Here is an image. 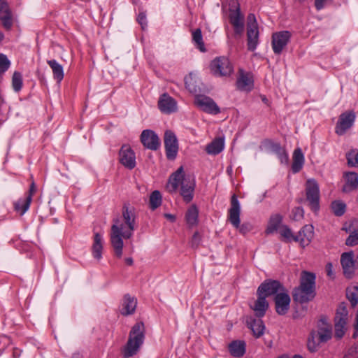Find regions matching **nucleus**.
<instances>
[{"instance_id": "19", "label": "nucleus", "mask_w": 358, "mask_h": 358, "mask_svg": "<svg viewBox=\"0 0 358 358\" xmlns=\"http://www.w3.org/2000/svg\"><path fill=\"white\" fill-rule=\"evenodd\" d=\"M158 107L160 111L165 114L176 112L177 102L167 93L162 94L158 100Z\"/></svg>"}, {"instance_id": "9", "label": "nucleus", "mask_w": 358, "mask_h": 358, "mask_svg": "<svg viewBox=\"0 0 358 358\" xmlns=\"http://www.w3.org/2000/svg\"><path fill=\"white\" fill-rule=\"evenodd\" d=\"M210 68L212 73L215 76H228L233 72V66L228 58L219 57L213 59Z\"/></svg>"}, {"instance_id": "45", "label": "nucleus", "mask_w": 358, "mask_h": 358, "mask_svg": "<svg viewBox=\"0 0 358 358\" xmlns=\"http://www.w3.org/2000/svg\"><path fill=\"white\" fill-rule=\"evenodd\" d=\"M25 205L26 199H19L16 203H15V210L22 215L29 208V206H28L27 208H25Z\"/></svg>"}, {"instance_id": "30", "label": "nucleus", "mask_w": 358, "mask_h": 358, "mask_svg": "<svg viewBox=\"0 0 358 358\" xmlns=\"http://www.w3.org/2000/svg\"><path fill=\"white\" fill-rule=\"evenodd\" d=\"M47 64L52 69L54 79L56 80L57 83H60L64 76L63 66L55 59L47 60Z\"/></svg>"}, {"instance_id": "32", "label": "nucleus", "mask_w": 358, "mask_h": 358, "mask_svg": "<svg viewBox=\"0 0 358 358\" xmlns=\"http://www.w3.org/2000/svg\"><path fill=\"white\" fill-rule=\"evenodd\" d=\"M224 147V139L221 138H217L213 140L210 143H209L206 148V150L208 154L216 155L221 152Z\"/></svg>"}, {"instance_id": "47", "label": "nucleus", "mask_w": 358, "mask_h": 358, "mask_svg": "<svg viewBox=\"0 0 358 358\" xmlns=\"http://www.w3.org/2000/svg\"><path fill=\"white\" fill-rule=\"evenodd\" d=\"M36 192V186L34 180L31 182L29 191L26 196V205L25 208H27L28 206H30L31 202L32 201L33 195Z\"/></svg>"}, {"instance_id": "20", "label": "nucleus", "mask_w": 358, "mask_h": 358, "mask_svg": "<svg viewBox=\"0 0 358 358\" xmlns=\"http://www.w3.org/2000/svg\"><path fill=\"white\" fill-rule=\"evenodd\" d=\"M341 263L345 276L348 278H352L355 268L357 267L355 260H354L353 252L343 253L341 257Z\"/></svg>"}, {"instance_id": "53", "label": "nucleus", "mask_w": 358, "mask_h": 358, "mask_svg": "<svg viewBox=\"0 0 358 358\" xmlns=\"http://www.w3.org/2000/svg\"><path fill=\"white\" fill-rule=\"evenodd\" d=\"M326 271L327 274L329 277L333 278H334V273H333V265L331 263L329 262L326 265Z\"/></svg>"}, {"instance_id": "39", "label": "nucleus", "mask_w": 358, "mask_h": 358, "mask_svg": "<svg viewBox=\"0 0 358 358\" xmlns=\"http://www.w3.org/2000/svg\"><path fill=\"white\" fill-rule=\"evenodd\" d=\"M192 41L196 44V47L201 51L205 52L206 48L204 47V43L203 41V37L201 30L196 29L192 32Z\"/></svg>"}, {"instance_id": "37", "label": "nucleus", "mask_w": 358, "mask_h": 358, "mask_svg": "<svg viewBox=\"0 0 358 358\" xmlns=\"http://www.w3.org/2000/svg\"><path fill=\"white\" fill-rule=\"evenodd\" d=\"M162 202V194H161L160 192L158 190L153 191L150 196V199H149L150 208L154 210L161 206Z\"/></svg>"}, {"instance_id": "36", "label": "nucleus", "mask_w": 358, "mask_h": 358, "mask_svg": "<svg viewBox=\"0 0 358 358\" xmlns=\"http://www.w3.org/2000/svg\"><path fill=\"white\" fill-rule=\"evenodd\" d=\"M199 211L196 206L192 205L186 213V220L189 225L194 226L198 222Z\"/></svg>"}, {"instance_id": "56", "label": "nucleus", "mask_w": 358, "mask_h": 358, "mask_svg": "<svg viewBox=\"0 0 358 358\" xmlns=\"http://www.w3.org/2000/svg\"><path fill=\"white\" fill-rule=\"evenodd\" d=\"M164 217L169 220L171 222H173L175 220H176V217L175 215H172V214H169V213H166L164 214Z\"/></svg>"}, {"instance_id": "12", "label": "nucleus", "mask_w": 358, "mask_h": 358, "mask_svg": "<svg viewBox=\"0 0 358 358\" xmlns=\"http://www.w3.org/2000/svg\"><path fill=\"white\" fill-rule=\"evenodd\" d=\"M284 290L285 287L279 281L275 280H266L259 286L257 294L263 295L266 298L271 295H276Z\"/></svg>"}, {"instance_id": "15", "label": "nucleus", "mask_w": 358, "mask_h": 358, "mask_svg": "<svg viewBox=\"0 0 358 358\" xmlns=\"http://www.w3.org/2000/svg\"><path fill=\"white\" fill-rule=\"evenodd\" d=\"M291 37L288 31H282L274 33L272 36V48L275 54L280 55L284 48L287 45Z\"/></svg>"}, {"instance_id": "60", "label": "nucleus", "mask_w": 358, "mask_h": 358, "mask_svg": "<svg viewBox=\"0 0 358 358\" xmlns=\"http://www.w3.org/2000/svg\"><path fill=\"white\" fill-rule=\"evenodd\" d=\"M355 264H356L357 267L358 268V255L357 256V257L355 259Z\"/></svg>"}, {"instance_id": "61", "label": "nucleus", "mask_w": 358, "mask_h": 358, "mask_svg": "<svg viewBox=\"0 0 358 358\" xmlns=\"http://www.w3.org/2000/svg\"><path fill=\"white\" fill-rule=\"evenodd\" d=\"M293 358H303L301 355H295Z\"/></svg>"}, {"instance_id": "44", "label": "nucleus", "mask_w": 358, "mask_h": 358, "mask_svg": "<svg viewBox=\"0 0 358 358\" xmlns=\"http://www.w3.org/2000/svg\"><path fill=\"white\" fill-rule=\"evenodd\" d=\"M12 86L15 92L21 90L22 87V76L18 71H15L12 78Z\"/></svg>"}, {"instance_id": "48", "label": "nucleus", "mask_w": 358, "mask_h": 358, "mask_svg": "<svg viewBox=\"0 0 358 358\" xmlns=\"http://www.w3.org/2000/svg\"><path fill=\"white\" fill-rule=\"evenodd\" d=\"M345 244L348 246H354L358 244V229L354 230L347 238Z\"/></svg>"}, {"instance_id": "27", "label": "nucleus", "mask_w": 358, "mask_h": 358, "mask_svg": "<svg viewBox=\"0 0 358 358\" xmlns=\"http://www.w3.org/2000/svg\"><path fill=\"white\" fill-rule=\"evenodd\" d=\"M247 325L256 338H259L264 334L265 326L261 318L255 319L250 317L247 320Z\"/></svg>"}, {"instance_id": "10", "label": "nucleus", "mask_w": 358, "mask_h": 358, "mask_svg": "<svg viewBox=\"0 0 358 358\" xmlns=\"http://www.w3.org/2000/svg\"><path fill=\"white\" fill-rule=\"evenodd\" d=\"M355 118V113L352 110L345 111L341 113L336 123L335 132L339 136L345 134V132L352 127Z\"/></svg>"}, {"instance_id": "50", "label": "nucleus", "mask_w": 358, "mask_h": 358, "mask_svg": "<svg viewBox=\"0 0 358 358\" xmlns=\"http://www.w3.org/2000/svg\"><path fill=\"white\" fill-rule=\"evenodd\" d=\"M10 66V62L7 57L0 54V73H4Z\"/></svg>"}, {"instance_id": "25", "label": "nucleus", "mask_w": 358, "mask_h": 358, "mask_svg": "<svg viewBox=\"0 0 358 358\" xmlns=\"http://www.w3.org/2000/svg\"><path fill=\"white\" fill-rule=\"evenodd\" d=\"M344 177L345 183L342 189L343 192L348 193L358 189V174L357 173H345Z\"/></svg>"}, {"instance_id": "42", "label": "nucleus", "mask_w": 358, "mask_h": 358, "mask_svg": "<svg viewBox=\"0 0 358 358\" xmlns=\"http://www.w3.org/2000/svg\"><path fill=\"white\" fill-rule=\"evenodd\" d=\"M348 165L350 167H358V150L352 149L346 154Z\"/></svg>"}, {"instance_id": "29", "label": "nucleus", "mask_w": 358, "mask_h": 358, "mask_svg": "<svg viewBox=\"0 0 358 358\" xmlns=\"http://www.w3.org/2000/svg\"><path fill=\"white\" fill-rule=\"evenodd\" d=\"M229 350L233 357H241L245 353V342L241 340L234 341L229 345Z\"/></svg>"}, {"instance_id": "35", "label": "nucleus", "mask_w": 358, "mask_h": 358, "mask_svg": "<svg viewBox=\"0 0 358 358\" xmlns=\"http://www.w3.org/2000/svg\"><path fill=\"white\" fill-rule=\"evenodd\" d=\"M197 83L196 78L192 73H189L185 78V87L191 93H196L200 91Z\"/></svg>"}, {"instance_id": "55", "label": "nucleus", "mask_w": 358, "mask_h": 358, "mask_svg": "<svg viewBox=\"0 0 358 358\" xmlns=\"http://www.w3.org/2000/svg\"><path fill=\"white\" fill-rule=\"evenodd\" d=\"M21 355V350L17 348H14L13 351V358H18L20 357Z\"/></svg>"}, {"instance_id": "40", "label": "nucleus", "mask_w": 358, "mask_h": 358, "mask_svg": "<svg viewBox=\"0 0 358 358\" xmlns=\"http://www.w3.org/2000/svg\"><path fill=\"white\" fill-rule=\"evenodd\" d=\"M357 292L358 285H355L352 287L347 289L346 296L352 307L356 306L358 303Z\"/></svg>"}, {"instance_id": "2", "label": "nucleus", "mask_w": 358, "mask_h": 358, "mask_svg": "<svg viewBox=\"0 0 358 358\" xmlns=\"http://www.w3.org/2000/svg\"><path fill=\"white\" fill-rule=\"evenodd\" d=\"M180 185V194L186 203L190 202L193 199V193L195 187L194 179L190 176H185L183 168L180 166L169 177L166 185L167 190L176 192Z\"/></svg>"}, {"instance_id": "62", "label": "nucleus", "mask_w": 358, "mask_h": 358, "mask_svg": "<svg viewBox=\"0 0 358 358\" xmlns=\"http://www.w3.org/2000/svg\"><path fill=\"white\" fill-rule=\"evenodd\" d=\"M278 358H289V357H288L287 355H282V356H280V357H279Z\"/></svg>"}, {"instance_id": "7", "label": "nucleus", "mask_w": 358, "mask_h": 358, "mask_svg": "<svg viewBox=\"0 0 358 358\" xmlns=\"http://www.w3.org/2000/svg\"><path fill=\"white\" fill-rule=\"evenodd\" d=\"M348 320V311L346 304L341 303L339 304L334 317V336L336 339H341L343 337L347 330Z\"/></svg>"}, {"instance_id": "5", "label": "nucleus", "mask_w": 358, "mask_h": 358, "mask_svg": "<svg viewBox=\"0 0 358 358\" xmlns=\"http://www.w3.org/2000/svg\"><path fill=\"white\" fill-rule=\"evenodd\" d=\"M241 206L236 194L231 198V206L229 209L228 220L236 228L238 229L242 234H246L252 229V225L248 223H243L241 225Z\"/></svg>"}, {"instance_id": "41", "label": "nucleus", "mask_w": 358, "mask_h": 358, "mask_svg": "<svg viewBox=\"0 0 358 358\" xmlns=\"http://www.w3.org/2000/svg\"><path fill=\"white\" fill-rule=\"evenodd\" d=\"M320 343L318 338L316 337L315 331H312L308 339V349L310 352H315L317 350Z\"/></svg>"}, {"instance_id": "58", "label": "nucleus", "mask_w": 358, "mask_h": 358, "mask_svg": "<svg viewBox=\"0 0 358 358\" xmlns=\"http://www.w3.org/2000/svg\"><path fill=\"white\" fill-rule=\"evenodd\" d=\"M357 336H358V331H357V330L355 329V331L354 332V334H353V335H352V337H353L354 338H357Z\"/></svg>"}, {"instance_id": "59", "label": "nucleus", "mask_w": 358, "mask_h": 358, "mask_svg": "<svg viewBox=\"0 0 358 358\" xmlns=\"http://www.w3.org/2000/svg\"><path fill=\"white\" fill-rule=\"evenodd\" d=\"M3 38V34L2 32L0 31V41H1Z\"/></svg>"}, {"instance_id": "38", "label": "nucleus", "mask_w": 358, "mask_h": 358, "mask_svg": "<svg viewBox=\"0 0 358 358\" xmlns=\"http://www.w3.org/2000/svg\"><path fill=\"white\" fill-rule=\"evenodd\" d=\"M331 208L333 213L336 216L339 217V216H342L345 213V209H346V205L345 204L344 202L339 201V200H336L331 203Z\"/></svg>"}, {"instance_id": "54", "label": "nucleus", "mask_w": 358, "mask_h": 358, "mask_svg": "<svg viewBox=\"0 0 358 358\" xmlns=\"http://www.w3.org/2000/svg\"><path fill=\"white\" fill-rule=\"evenodd\" d=\"M325 1L326 0H315V6L317 10H320L324 8Z\"/></svg>"}, {"instance_id": "34", "label": "nucleus", "mask_w": 358, "mask_h": 358, "mask_svg": "<svg viewBox=\"0 0 358 358\" xmlns=\"http://www.w3.org/2000/svg\"><path fill=\"white\" fill-rule=\"evenodd\" d=\"M103 250V238L99 233H95L92 245V254L95 259L99 260L101 258Z\"/></svg>"}, {"instance_id": "28", "label": "nucleus", "mask_w": 358, "mask_h": 358, "mask_svg": "<svg viewBox=\"0 0 358 358\" xmlns=\"http://www.w3.org/2000/svg\"><path fill=\"white\" fill-rule=\"evenodd\" d=\"M137 305L136 298L131 296L129 294H125L122 301V308L121 313L124 315H131L134 313Z\"/></svg>"}, {"instance_id": "51", "label": "nucleus", "mask_w": 358, "mask_h": 358, "mask_svg": "<svg viewBox=\"0 0 358 358\" xmlns=\"http://www.w3.org/2000/svg\"><path fill=\"white\" fill-rule=\"evenodd\" d=\"M137 21L141 24L142 29H145L147 27L146 15L145 12H140L138 17Z\"/></svg>"}, {"instance_id": "14", "label": "nucleus", "mask_w": 358, "mask_h": 358, "mask_svg": "<svg viewBox=\"0 0 358 358\" xmlns=\"http://www.w3.org/2000/svg\"><path fill=\"white\" fill-rule=\"evenodd\" d=\"M164 146L166 157L173 160L176 158L178 151V140L174 133L168 130L164 134Z\"/></svg>"}, {"instance_id": "22", "label": "nucleus", "mask_w": 358, "mask_h": 358, "mask_svg": "<svg viewBox=\"0 0 358 358\" xmlns=\"http://www.w3.org/2000/svg\"><path fill=\"white\" fill-rule=\"evenodd\" d=\"M0 20L3 26L9 29L12 27V15L8 3L5 0H0Z\"/></svg>"}, {"instance_id": "13", "label": "nucleus", "mask_w": 358, "mask_h": 358, "mask_svg": "<svg viewBox=\"0 0 358 358\" xmlns=\"http://www.w3.org/2000/svg\"><path fill=\"white\" fill-rule=\"evenodd\" d=\"M195 104L203 111L213 115L220 113V108L216 103L209 96L197 95L195 97Z\"/></svg>"}, {"instance_id": "31", "label": "nucleus", "mask_w": 358, "mask_h": 358, "mask_svg": "<svg viewBox=\"0 0 358 358\" xmlns=\"http://www.w3.org/2000/svg\"><path fill=\"white\" fill-rule=\"evenodd\" d=\"M268 145L270 151L278 155L281 163H287L288 162V155L280 143L268 141Z\"/></svg>"}, {"instance_id": "3", "label": "nucleus", "mask_w": 358, "mask_h": 358, "mask_svg": "<svg viewBox=\"0 0 358 358\" xmlns=\"http://www.w3.org/2000/svg\"><path fill=\"white\" fill-rule=\"evenodd\" d=\"M315 295V275L311 272L302 271L300 285L293 290L294 301L299 303H308L312 301Z\"/></svg>"}, {"instance_id": "18", "label": "nucleus", "mask_w": 358, "mask_h": 358, "mask_svg": "<svg viewBox=\"0 0 358 358\" xmlns=\"http://www.w3.org/2000/svg\"><path fill=\"white\" fill-rule=\"evenodd\" d=\"M120 162L129 169H133L136 166L135 153L128 145H123L120 150Z\"/></svg>"}, {"instance_id": "8", "label": "nucleus", "mask_w": 358, "mask_h": 358, "mask_svg": "<svg viewBox=\"0 0 358 358\" xmlns=\"http://www.w3.org/2000/svg\"><path fill=\"white\" fill-rule=\"evenodd\" d=\"M259 28L255 15L249 14L248 16L247 24V41L248 49L250 51H254L259 43Z\"/></svg>"}, {"instance_id": "23", "label": "nucleus", "mask_w": 358, "mask_h": 358, "mask_svg": "<svg viewBox=\"0 0 358 358\" xmlns=\"http://www.w3.org/2000/svg\"><path fill=\"white\" fill-rule=\"evenodd\" d=\"M229 21L237 34H241L244 29L243 16L241 14L239 8L233 10L229 14Z\"/></svg>"}, {"instance_id": "4", "label": "nucleus", "mask_w": 358, "mask_h": 358, "mask_svg": "<svg viewBox=\"0 0 358 358\" xmlns=\"http://www.w3.org/2000/svg\"><path fill=\"white\" fill-rule=\"evenodd\" d=\"M145 329L143 322H136L129 334L128 341L122 349L124 358H129L136 355L139 351L145 340Z\"/></svg>"}, {"instance_id": "1", "label": "nucleus", "mask_w": 358, "mask_h": 358, "mask_svg": "<svg viewBox=\"0 0 358 358\" xmlns=\"http://www.w3.org/2000/svg\"><path fill=\"white\" fill-rule=\"evenodd\" d=\"M122 214L124 224L121 223L119 219L113 220L110 236L115 255L118 258L122 255L124 245L122 238H130L136 229V215L134 208H129L124 204L122 207Z\"/></svg>"}, {"instance_id": "17", "label": "nucleus", "mask_w": 358, "mask_h": 358, "mask_svg": "<svg viewBox=\"0 0 358 358\" xmlns=\"http://www.w3.org/2000/svg\"><path fill=\"white\" fill-rule=\"evenodd\" d=\"M141 141L145 148L151 150H157L160 146L158 136L150 129H145L142 131Z\"/></svg>"}, {"instance_id": "16", "label": "nucleus", "mask_w": 358, "mask_h": 358, "mask_svg": "<svg viewBox=\"0 0 358 358\" xmlns=\"http://www.w3.org/2000/svg\"><path fill=\"white\" fill-rule=\"evenodd\" d=\"M290 297L285 289L277 294L274 297L275 308L280 315H285L289 309Z\"/></svg>"}, {"instance_id": "24", "label": "nucleus", "mask_w": 358, "mask_h": 358, "mask_svg": "<svg viewBox=\"0 0 358 358\" xmlns=\"http://www.w3.org/2000/svg\"><path fill=\"white\" fill-rule=\"evenodd\" d=\"M268 306L266 297L263 295H257V299L255 301L254 305L250 307L254 310L255 315L261 318L265 315Z\"/></svg>"}, {"instance_id": "49", "label": "nucleus", "mask_w": 358, "mask_h": 358, "mask_svg": "<svg viewBox=\"0 0 358 358\" xmlns=\"http://www.w3.org/2000/svg\"><path fill=\"white\" fill-rule=\"evenodd\" d=\"M304 210L301 207H296L292 210V219L296 221L301 220L303 218Z\"/></svg>"}, {"instance_id": "11", "label": "nucleus", "mask_w": 358, "mask_h": 358, "mask_svg": "<svg viewBox=\"0 0 358 358\" xmlns=\"http://www.w3.org/2000/svg\"><path fill=\"white\" fill-rule=\"evenodd\" d=\"M316 337L319 343H327L333 336L332 325L326 316H322L317 324Z\"/></svg>"}, {"instance_id": "57", "label": "nucleus", "mask_w": 358, "mask_h": 358, "mask_svg": "<svg viewBox=\"0 0 358 358\" xmlns=\"http://www.w3.org/2000/svg\"><path fill=\"white\" fill-rule=\"evenodd\" d=\"M125 263L131 266L133 264V259L131 257H127L124 259Z\"/></svg>"}, {"instance_id": "63", "label": "nucleus", "mask_w": 358, "mask_h": 358, "mask_svg": "<svg viewBox=\"0 0 358 358\" xmlns=\"http://www.w3.org/2000/svg\"><path fill=\"white\" fill-rule=\"evenodd\" d=\"M30 180H31V181H32V180H33V176H31Z\"/></svg>"}, {"instance_id": "52", "label": "nucleus", "mask_w": 358, "mask_h": 358, "mask_svg": "<svg viewBox=\"0 0 358 358\" xmlns=\"http://www.w3.org/2000/svg\"><path fill=\"white\" fill-rule=\"evenodd\" d=\"M201 241V237L198 232H195L191 240V246L192 248H197Z\"/></svg>"}, {"instance_id": "46", "label": "nucleus", "mask_w": 358, "mask_h": 358, "mask_svg": "<svg viewBox=\"0 0 358 358\" xmlns=\"http://www.w3.org/2000/svg\"><path fill=\"white\" fill-rule=\"evenodd\" d=\"M280 233L287 241H294V238L296 237V236L292 234L291 229L286 225L282 227Z\"/></svg>"}, {"instance_id": "43", "label": "nucleus", "mask_w": 358, "mask_h": 358, "mask_svg": "<svg viewBox=\"0 0 358 358\" xmlns=\"http://www.w3.org/2000/svg\"><path fill=\"white\" fill-rule=\"evenodd\" d=\"M282 221V217L280 215H275L272 216L270 219V222L268 226L266 229L267 234H271L277 230L280 222Z\"/></svg>"}, {"instance_id": "6", "label": "nucleus", "mask_w": 358, "mask_h": 358, "mask_svg": "<svg viewBox=\"0 0 358 358\" xmlns=\"http://www.w3.org/2000/svg\"><path fill=\"white\" fill-rule=\"evenodd\" d=\"M306 200L308 206L313 212L320 209V187L317 182L313 179H308L305 185Z\"/></svg>"}, {"instance_id": "33", "label": "nucleus", "mask_w": 358, "mask_h": 358, "mask_svg": "<svg viewBox=\"0 0 358 358\" xmlns=\"http://www.w3.org/2000/svg\"><path fill=\"white\" fill-rule=\"evenodd\" d=\"M303 154L300 148H297L294 150L293 154L292 171L295 173L299 172L303 167Z\"/></svg>"}, {"instance_id": "21", "label": "nucleus", "mask_w": 358, "mask_h": 358, "mask_svg": "<svg viewBox=\"0 0 358 358\" xmlns=\"http://www.w3.org/2000/svg\"><path fill=\"white\" fill-rule=\"evenodd\" d=\"M313 237V227L312 225H305L296 235L294 241L299 242L304 247L308 245Z\"/></svg>"}, {"instance_id": "26", "label": "nucleus", "mask_w": 358, "mask_h": 358, "mask_svg": "<svg viewBox=\"0 0 358 358\" xmlns=\"http://www.w3.org/2000/svg\"><path fill=\"white\" fill-rule=\"evenodd\" d=\"M237 88L242 91L249 92L253 88V80L249 73L240 71L239 77L236 81Z\"/></svg>"}]
</instances>
